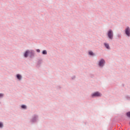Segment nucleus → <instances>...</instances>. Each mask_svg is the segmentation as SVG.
Masks as SVG:
<instances>
[{
    "instance_id": "1",
    "label": "nucleus",
    "mask_w": 130,
    "mask_h": 130,
    "mask_svg": "<svg viewBox=\"0 0 130 130\" xmlns=\"http://www.w3.org/2000/svg\"><path fill=\"white\" fill-rule=\"evenodd\" d=\"M108 36L110 39H113V31L112 30H109L108 32Z\"/></svg>"
},
{
    "instance_id": "2",
    "label": "nucleus",
    "mask_w": 130,
    "mask_h": 130,
    "mask_svg": "<svg viewBox=\"0 0 130 130\" xmlns=\"http://www.w3.org/2000/svg\"><path fill=\"white\" fill-rule=\"evenodd\" d=\"M102 96V94L98 91L94 92L92 94V97H101Z\"/></svg>"
},
{
    "instance_id": "3",
    "label": "nucleus",
    "mask_w": 130,
    "mask_h": 130,
    "mask_svg": "<svg viewBox=\"0 0 130 130\" xmlns=\"http://www.w3.org/2000/svg\"><path fill=\"white\" fill-rule=\"evenodd\" d=\"M125 32L126 35L128 36V37L130 36V29H129V27H127L125 29Z\"/></svg>"
},
{
    "instance_id": "4",
    "label": "nucleus",
    "mask_w": 130,
    "mask_h": 130,
    "mask_svg": "<svg viewBox=\"0 0 130 130\" xmlns=\"http://www.w3.org/2000/svg\"><path fill=\"white\" fill-rule=\"evenodd\" d=\"M105 62V61H104L103 59H102L99 63V65L100 66V67H103V66H104V63Z\"/></svg>"
},
{
    "instance_id": "5",
    "label": "nucleus",
    "mask_w": 130,
    "mask_h": 130,
    "mask_svg": "<svg viewBox=\"0 0 130 130\" xmlns=\"http://www.w3.org/2000/svg\"><path fill=\"white\" fill-rule=\"evenodd\" d=\"M28 53H31V54L33 53V52L31 51V52H30L29 50H27L24 54V56L25 57H28Z\"/></svg>"
},
{
    "instance_id": "6",
    "label": "nucleus",
    "mask_w": 130,
    "mask_h": 130,
    "mask_svg": "<svg viewBox=\"0 0 130 130\" xmlns=\"http://www.w3.org/2000/svg\"><path fill=\"white\" fill-rule=\"evenodd\" d=\"M105 46L106 47V48H107V49H109L110 47L109 45L108 44L105 43Z\"/></svg>"
},
{
    "instance_id": "7",
    "label": "nucleus",
    "mask_w": 130,
    "mask_h": 130,
    "mask_svg": "<svg viewBox=\"0 0 130 130\" xmlns=\"http://www.w3.org/2000/svg\"><path fill=\"white\" fill-rule=\"evenodd\" d=\"M17 78L18 79V80H21V78H22V76L20 75L19 74L17 75Z\"/></svg>"
},
{
    "instance_id": "8",
    "label": "nucleus",
    "mask_w": 130,
    "mask_h": 130,
    "mask_svg": "<svg viewBox=\"0 0 130 130\" xmlns=\"http://www.w3.org/2000/svg\"><path fill=\"white\" fill-rule=\"evenodd\" d=\"M21 107H22L23 109H26V106H25V105H22L21 106Z\"/></svg>"
},
{
    "instance_id": "9",
    "label": "nucleus",
    "mask_w": 130,
    "mask_h": 130,
    "mask_svg": "<svg viewBox=\"0 0 130 130\" xmlns=\"http://www.w3.org/2000/svg\"><path fill=\"white\" fill-rule=\"evenodd\" d=\"M43 54H47V52L46 50L43 51Z\"/></svg>"
},
{
    "instance_id": "10",
    "label": "nucleus",
    "mask_w": 130,
    "mask_h": 130,
    "mask_svg": "<svg viewBox=\"0 0 130 130\" xmlns=\"http://www.w3.org/2000/svg\"><path fill=\"white\" fill-rule=\"evenodd\" d=\"M89 54H90V55H94V53L92 51L89 52Z\"/></svg>"
},
{
    "instance_id": "11",
    "label": "nucleus",
    "mask_w": 130,
    "mask_h": 130,
    "mask_svg": "<svg viewBox=\"0 0 130 130\" xmlns=\"http://www.w3.org/2000/svg\"><path fill=\"white\" fill-rule=\"evenodd\" d=\"M127 116H128V117H130V112H128L126 113Z\"/></svg>"
},
{
    "instance_id": "12",
    "label": "nucleus",
    "mask_w": 130,
    "mask_h": 130,
    "mask_svg": "<svg viewBox=\"0 0 130 130\" xmlns=\"http://www.w3.org/2000/svg\"><path fill=\"white\" fill-rule=\"evenodd\" d=\"M3 123L0 122V127H3Z\"/></svg>"
},
{
    "instance_id": "13",
    "label": "nucleus",
    "mask_w": 130,
    "mask_h": 130,
    "mask_svg": "<svg viewBox=\"0 0 130 130\" xmlns=\"http://www.w3.org/2000/svg\"><path fill=\"white\" fill-rule=\"evenodd\" d=\"M4 96V94H3L2 93H0V98H2V97H3Z\"/></svg>"
},
{
    "instance_id": "14",
    "label": "nucleus",
    "mask_w": 130,
    "mask_h": 130,
    "mask_svg": "<svg viewBox=\"0 0 130 130\" xmlns=\"http://www.w3.org/2000/svg\"><path fill=\"white\" fill-rule=\"evenodd\" d=\"M37 51L38 52H40V50L37 49Z\"/></svg>"
}]
</instances>
